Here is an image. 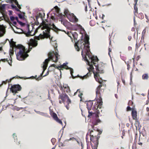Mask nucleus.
Returning <instances> with one entry per match:
<instances>
[{
    "mask_svg": "<svg viewBox=\"0 0 149 149\" xmlns=\"http://www.w3.org/2000/svg\"><path fill=\"white\" fill-rule=\"evenodd\" d=\"M89 40V37L86 36L84 41H78L75 44L74 47L78 51L79 50L80 48L82 49L81 55L83 58L87 62L88 65H93L96 64L99 60L97 56H92L90 54Z\"/></svg>",
    "mask_w": 149,
    "mask_h": 149,
    "instance_id": "obj_1",
    "label": "nucleus"
},
{
    "mask_svg": "<svg viewBox=\"0 0 149 149\" xmlns=\"http://www.w3.org/2000/svg\"><path fill=\"white\" fill-rule=\"evenodd\" d=\"M16 42H12V43H10V47L13 49L14 47L20 49L19 52L17 54V60L19 61H22L24 60L29 55L26 52L25 47L23 45L19 44L16 45Z\"/></svg>",
    "mask_w": 149,
    "mask_h": 149,
    "instance_id": "obj_2",
    "label": "nucleus"
},
{
    "mask_svg": "<svg viewBox=\"0 0 149 149\" xmlns=\"http://www.w3.org/2000/svg\"><path fill=\"white\" fill-rule=\"evenodd\" d=\"M96 98L97 99V102L94 104L92 108V110L93 112L90 111H88V117L91 118V116H95L97 118L99 117V115L100 112L97 109H100L101 108L103 102L102 99Z\"/></svg>",
    "mask_w": 149,
    "mask_h": 149,
    "instance_id": "obj_3",
    "label": "nucleus"
},
{
    "mask_svg": "<svg viewBox=\"0 0 149 149\" xmlns=\"http://www.w3.org/2000/svg\"><path fill=\"white\" fill-rule=\"evenodd\" d=\"M90 67L88 68L87 69L89 71L86 75L84 76L83 77H80L82 79H86L90 76L93 72L94 73V77H95V74L97 76V77H100V75L98 74L99 73H103L104 72L103 69L100 68L99 67V66H95V69L97 72L95 73L94 72V68L93 66H89Z\"/></svg>",
    "mask_w": 149,
    "mask_h": 149,
    "instance_id": "obj_4",
    "label": "nucleus"
},
{
    "mask_svg": "<svg viewBox=\"0 0 149 149\" xmlns=\"http://www.w3.org/2000/svg\"><path fill=\"white\" fill-rule=\"evenodd\" d=\"M58 52L57 49L56 50L55 52L54 51L49 52L48 54V58L45 60L43 63V65H47L50 61L57 62L58 59Z\"/></svg>",
    "mask_w": 149,
    "mask_h": 149,
    "instance_id": "obj_5",
    "label": "nucleus"
},
{
    "mask_svg": "<svg viewBox=\"0 0 149 149\" xmlns=\"http://www.w3.org/2000/svg\"><path fill=\"white\" fill-rule=\"evenodd\" d=\"M42 26H40V27L41 28L42 30H44V29H46V30H45V32L43 31V35L40 34L38 36H35V39L39 40L40 39H44L46 37H48L50 36L49 33L50 31V29L48 25L46 24H44Z\"/></svg>",
    "mask_w": 149,
    "mask_h": 149,
    "instance_id": "obj_6",
    "label": "nucleus"
},
{
    "mask_svg": "<svg viewBox=\"0 0 149 149\" xmlns=\"http://www.w3.org/2000/svg\"><path fill=\"white\" fill-rule=\"evenodd\" d=\"M95 78L96 81L99 82L100 84L96 89V98L102 99L101 97V93L103 92L104 91L103 89L101 88V87L104 86V84L102 83V81L101 79H100L99 78H98L97 75L95 74Z\"/></svg>",
    "mask_w": 149,
    "mask_h": 149,
    "instance_id": "obj_7",
    "label": "nucleus"
},
{
    "mask_svg": "<svg viewBox=\"0 0 149 149\" xmlns=\"http://www.w3.org/2000/svg\"><path fill=\"white\" fill-rule=\"evenodd\" d=\"M58 92L59 94L58 99L62 100L61 101L59 100V103L60 104H62V103L64 104L65 100L67 99V100L66 102L67 105L65 106V107L67 109H69V104L71 103V101L69 97L65 93H61L59 90H58Z\"/></svg>",
    "mask_w": 149,
    "mask_h": 149,
    "instance_id": "obj_8",
    "label": "nucleus"
},
{
    "mask_svg": "<svg viewBox=\"0 0 149 149\" xmlns=\"http://www.w3.org/2000/svg\"><path fill=\"white\" fill-rule=\"evenodd\" d=\"M101 133L98 132L96 136L90 137L91 141L93 142L94 144L90 142L91 146L93 149H97L98 144V140L100 138V135Z\"/></svg>",
    "mask_w": 149,
    "mask_h": 149,
    "instance_id": "obj_9",
    "label": "nucleus"
},
{
    "mask_svg": "<svg viewBox=\"0 0 149 149\" xmlns=\"http://www.w3.org/2000/svg\"><path fill=\"white\" fill-rule=\"evenodd\" d=\"M64 13L70 21L74 22H77L78 21V19L73 13L69 12L68 9H65Z\"/></svg>",
    "mask_w": 149,
    "mask_h": 149,
    "instance_id": "obj_10",
    "label": "nucleus"
},
{
    "mask_svg": "<svg viewBox=\"0 0 149 149\" xmlns=\"http://www.w3.org/2000/svg\"><path fill=\"white\" fill-rule=\"evenodd\" d=\"M21 86L19 84H15L11 86L10 90L14 95H15L22 90Z\"/></svg>",
    "mask_w": 149,
    "mask_h": 149,
    "instance_id": "obj_11",
    "label": "nucleus"
},
{
    "mask_svg": "<svg viewBox=\"0 0 149 149\" xmlns=\"http://www.w3.org/2000/svg\"><path fill=\"white\" fill-rule=\"evenodd\" d=\"M53 66L55 67L56 69H57L60 70L61 73V70H63L64 69H66V70L70 69V74L72 76H73L72 74L73 73V70L72 68H70L68 67V66H50L49 67Z\"/></svg>",
    "mask_w": 149,
    "mask_h": 149,
    "instance_id": "obj_12",
    "label": "nucleus"
},
{
    "mask_svg": "<svg viewBox=\"0 0 149 149\" xmlns=\"http://www.w3.org/2000/svg\"><path fill=\"white\" fill-rule=\"evenodd\" d=\"M47 66H42V68L43 69V71H42V73H41L40 74V75L39 76V77H38L37 78H36V77H37L36 75V76L35 77H34V78H36V80H37L39 81L41 79H42V78L43 77H45L49 73V71H47V73L45 75H44L43 76H42V75L43 74L44 71L47 68Z\"/></svg>",
    "mask_w": 149,
    "mask_h": 149,
    "instance_id": "obj_13",
    "label": "nucleus"
},
{
    "mask_svg": "<svg viewBox=\"0 0 149 149\" xmlns=\"http://www.w3.org/2000/svg\"><path fill=\"white\" fill-rule=\"evenodd\" d=\"M131 113L133 119L135 120L136 124H137L138 127H139L140 123L139 121L137 119V113L136 111L134 109H132Z\"/></svg>",
    "mask_w": 149,
    "mask_h": 149,
    "instance_id": "obj_14",
    "label": "nucleus"
},
{
    "mask_svg": "<svg viewBox=\"0 0 149 149\" xmlns=\"http://www.w3.org/2000/svg\"><path fill=\"white\" fill-rule=\"evenodd\" d=\"M98 132H97L95 130L93 131V130H91V129H89L87 133L86 136V140L87 141V139H88V136L90 135V137H93L94 136H96L97 135V134Z\"/></svg>",
    "mask_w": 149,
    "mask_h": 149,
    "instance_id": "obj_15",
    "label": "nucleus"
},
{
    "mask_svg": "<svg viewBox=\"0 0 149 149\" xmlns=\"http://www.w3.org/2000/svg\"><path fill=\"white\" fill-rule=\"evenodd\" d=\"M37 41L32 39L30 40V43L29 44V49L31 50L32 47H36L38 45Z\"/></svg>",
    "mask_w": 149,
    "mask_h": 149,
    "instance_id": "obj_16",
    "label": "nucleus"
},
{
    "mask_svg": "<svg viewBox=\"0 0 149 149\" xmlns=\"http://www.w3.org/2000/svg\"><path fill=\"white\" fill-rule=\"evenodd\" d=\"M51 116L53 117L54 120H55L56 122L60 123L62 124L61 120L59 119L58 118L57 114L53 111H51L50 113Z\"/></svg>",
    "mask_w": 149,
    "mask_h": 149,
    "instance_id": "obj_17",
    "label": "nucleus"
},
{
    "mask_svg": "<svg viewBox=\"0 0 149 149\" xmlns=\"http://www.w3.org/2000/svg\"><path fill=\"white\" fill-rule=\"evenodd\" d=\"M93 104V103L92 101H90L87 102L86 105L88 111H90L91 109Z\"/></svg>",
    "mask_w": 149,
    "mask_h": 149,
    "instance_id": "obj_18",
    "label": "nucleus"
},
{
    "mask_svg": "<svg viewBox=\"0 0 149 149\" xmlns=\"http://www.w3.org/2000/svg\"><path fill=\"white\" fill-rule=\"evenodd\" d=\"M65 92H66L67 93H68V95L70 96H72V94L71 93L70 91L69 86H68V87H67L66 88H65V89H64L63 91H62V93H65Z\"/></svg>",
    "mask_w": 149,
    "mask_h": 149,
    "instance_id": "obj_19",
    "label": "nucleus"
},
{
    "mask_svg": "<svg viewBox=\"0 0 149 149\" xmlns=\"http://www.w3.org/2000/svg\"><path fill=\"white\" fill-rule=\"evenodd\" d=\"M6 4H3L1 6L0 5V13H1L3 15H4V11L5 9Z\"/></svg>",
    "mask_w": 149,
    "mask_h": 149,
    "instance_id": "obj_20",
    "label": "nucleus"
},
{
    "mask_svg": "<svg viewBox=\"0 0 149 149\" xmlns=\"http://www.w3.org/2000/svg\"><path fill=\"white\" fill-rule=\"evenodd\" d=\"M68 85L67 84H64L63 85V86H62V85H61L59 86V87L60 89V90L62 91H63L64 89H65L67 87H68Z\"/></svg>",
    "mask_w": 149,
    "mask_h": 149,
    "instance_id": "obj_21",
    "label": "nucleus"
},
{
    "mask_svg": "<svg viewBox=\"0 0 149 149\" xmlns=\"http://www.w3.org/2000/svg\"><path fill=\"white\" fill-rule=\"evenodd\" d=\"M34 111L35 112H36V113L39 114L41 115L42 116H46L47 115V114L46 113L41 112L39 111H36V110H34Z\"/></svg>",
    "mask_w": 149,
    "mask_h": 149,
    "instance_id": "obj_22",
    "label": "nucleus"
},
{
    "mask_svg": "<svg viewBox=\"0 0 149 149\" xmlns=\"http://www.w3.org/2000/svg\"><path fill=\"white\" fill-rule=\"evenodd\" d=\"M134 14L135 15H136V14L138 13V8L136 5H134Z\"/></svg>",
    "mask_w": 149,
    "mask_h": 149,
    "instance_id": "obj_23",
    "label": "nucleus"
},
{
    "mask_svg": "<svg viewBox=\"0 0 149 149\" xmlns=\"http://www.w3.org/2000/svg\"><path fill=\"white\" fill-rule=\"evenodd\" d=\"M140 58V56H138L136 58V61H137L136 63H135L136 62H135V61L134 60V59H133V65H136L138 64L137 61H138V60H139V59Z\"/></svg>",
    "mask_w": 149,
    "mask_h": 149,
    "instance_id": "obj_24",
    "label": "nucleus"
},
{
    "mask_svg": "<svg viewBox=\"0 0 149 149\" xmlns=\"http://www.w3.org/2000/svg\"><path fill=\"white\" fill-rule=\"evenodd\" d=\"M5 33V31L4 29H2L0 31V36H3Z\"/></svg>",
    "mask_w": 149,
    "mask_h": 149,
    "instance_id": "obj_25",
    "label": "nucleus"
},
{
    "mask_svg": "<svg viewBox=\"0 0 149 149\" xmlns=\"http://www.w3.org/2000/svg\"><path fill=\"white\" fill-rule=\"evenodd\" d=\"M142 77L143 79H147L148 78V75L146 74H144L142 75Z\"/></svg>",
    "mask_w": 149,
    "mask_h": 149,
    "instance_id": "obj_26",
    "label": "nucleus"
},
{
    "mask_svg": "<svg viewBox=\"0 0 149 149\" xmlns=\"http://www.w3.org/2000/svg\"><path fill=\"white\" fill-rule=\"evenodd\" d=\"M93 116V117H94V116L95 117L96 119H97L96 122H95V123L94 124L95 125H97L98 123H99L101 122V121H100V120L98 119V118H99V117L97 118L95 116Z\"/></svg>",
    "mask_w": 149,
    "mask_h": 149,
    "instance_id": "obj_27",
    "label": "nucleus"
},
{
    "mask_svg": "<svg viewBox=\"0 0 149 149\" xmlns=\"http://www.w3.org/2000/svg\"><path fill=\"white\" fill-rule=\"evenodd\" d=\"M10 25V26H11V24H12L13 26H15L16 29H19L18 27L15 26V25L17 24V22H13V23H9Z\"/></svg>",
    "mask_w": 149,
    "mask_h": 149,
    "instance_id": "obj_28",
    "label": "nucleus"
},
{
    "mask_svg": "<svg viewBox=\"0 0 149 149\" xmlns=\"http://www.w3.org/2000/svg\"><path fill=\"white\" fill-rule=\"evenodd\" d=\"M18 22L19 24L20 25L22 26H23L25 25V24L23 23L22 22L19 21H18Z\"/></svg>",
    "mask_w": 149,
    "mask_h": 149,
    "instance_id": "obj_29",
    "label": "nucleus"
},
{
    "mask_svg": "<svg viewBox=\"0 0 149 149\" xmlns=\"http://www.w3.org/2000/svg\"><path fill=\"white\" fill-rule=\"evenodd\" d=\"M19 17L22 19H24V17L21 14H19L18 15Z\"/></svg>",
    "mask_w": 149,
    "mask_h": 149,
    "instance_id": "obj_30",
    "label": "nucleus"
},
{
    "mask_svg": "<svg viewBox=\"0 0 149 149\" xmlns=\"http://www.w3.org/2000/svg\"><path fill=\"white\" fill-rule=\"evenodd\" d=\"M61 23L62 24H63L64 26H66L67 25V22L65 21L62 20L61 21Z\"/></svg>",
    "mask_w": 149,
    "mask_h": 149,
    "instance_id": "obj_31",
    "label": "nucleus"
},
{
    "mask_svg": "<svg viewBox=\"0 0 149 149\" xmlns=\"http://www.w3.org/2000/svg\"><path fill=\"white\" fill-rule=\"evenodd\" d=\"M77 27L81 30H84V28L82 27L81 26L80 24L77 25Z\"/></svg>",
    "mask_w": 149,
    "mask_h": 149,
    "instance_id": "obj_32",
    "label": "nucleus"
},
{
    "mask_svg": "<svg viewBox=\"0 0 149 149\" xmlns=\"http://www.w3.org/2000/svg\"><path fill=\"white\" fill-rule=\"evenodd\" d=\"M11 2H14L15 3L16 5H17L18 4V2L17 1V0H13L12 1H10Z\"/></svg>",
    "mask_w": 149,
    "mask_h": 149,
    "instance_id": "obj_33",
    "label": "nucleus"
},
{
    "mask_svg": "<svg viewBox=\"0 0 149 149\" xmlns=\"http://www.w3.org/2000/svg\"><path fill=\"white\" fill-rule=\"evenodd\" d=\"M13 138L15 140L16 139L17 140V136L16 135V134H13Z\"/></svg>",
    "mask_w": 149,
    "mask_h": 149,
    "instance_id": "obj_34",
    "label": "nucleus"
},
{
    "mask_svg": "<svg viewBox=\"0 0 149 149\" xmlns=\"http://www.w3.org/2000/svg\"><path fill=\"white\" fill-rule=\"evenodd\" d=\"M51 141L53 144V143H54L56 142V139H55L53 138L51 139Z\"/></svg>",
    "mask_w": 149,
    "mask_h": 149,
    "instance_id": "obj_35",
    "label": "nucleus"
},
{
    "mask_svg": "<svg viewBox=\"0 0 149 149\" xmlns=\"http://www.w3.org/2000/svg\"><path fill=\"white\" fill-rule=\"evenodd\" d=\"M131 109H132L130 107L128 106L127 107V111H130L131 110Z\"/></svg>",
    "mask_w": 149,
    "mask_h": 149,
    "instance_id": "obj_36",
    "label": "nucleus"
},
{
    "mask_svg": "<svg viewBox=\"0 0 149 149\" xmlns=\"http://www.w3.org/2000/svg\"><path fill=\"white\" fill-rule=\"evenodd\" d=\"M82 95L83 93H80L78 95L79 97L81 99V100L82 99Z\"/></svg>",
    "mask_w": 149,
    "mask_h": 149,
    "instance_id": "obj_37",
    "label": "nucleus"
},
{
    "mask_svg": "<svg viewBox=\"0 0 149 149\" xmlns=\"http://www.w3.org/2000/svg\"><path fill=\"white\" fill-rule=\"evenodd\" d=\"M10 18L11 21H13L15 19V17L13 16H11Z\"/></svg>",
    "mask_w": 149,
    "mask_h": 149,
    "instance_id": "obj_38",
    "label": "nucleus"
},
{
    "mask_svg": "<svg viewBox=\"0 0 149 149\" xmlns=\"http://www.w3.org/2000/svg\"><path fill=\"white\" fill-rule=\"evenodd\" d=\"M146 32V29H145L143 30V31L142 32V35H145V34Z\"/></svg>",
    "mask_w": 149,
    "mask_h": 149,
    "instance_id": "obj_39",
    "label": "nucleus"
},
{
    "mask_svg": "<svg viewBox=\"0 0 149 149\" xmlns=\"http://www.w3.org/2000/svg\"><path fill=\"white\" fill-rule=\"evenodd\" d=\"M132 38V37L131 36H129L128 37V39L129 41H130Z\"/></svg>",
    "mask_w": 149,
    "mask_h": 149,
    "instance_id": "obj_40",
    "label": "nucleus"
},
{
    "mask_svg": "<svg viewBox=\"0 0 149 149\" xmlns=\"http://www.w3.org/2000/svg\"><path fill=\"white\" fill-rule=\"evenodd\" d=\"M7 81L6 80L5 81H3L2 82V84H1V85L3 84H6L7 83Z\"/></svg>",
    "mask_w": 149,
    "mask_h": 149,
    "instance_id": "obj_41",
    "label": "nucleus"
},
{
    "mask_svg": "<svg viewBox=\"0 0 149 149\" xmlns=\"http://www.w3.org/2000/svg\"><path fill=\"white\" fill-rule=\"evenodd\" d=\"M122 82L124 84V85H125V79H123V78L122 77Z\"/></svg>",
    "mask_w": 149,
    "mask_h": 149,
    "instance_id": "obj_42",
    "label": "nucleus"
},
{
    "mask_svg": "<svg viewBox=\"0 0 149 149\" xmlns=\"http://www.w3.org/2000/svg\"><path fill=\"white\" fill-rule=\"evenodd\" d=\"M65 145H64L62 143H60L59 144V146H64Z\"/></svg>",
    "mask_w": 149,
    "mask_h": 149,
    "instance_id": "obj_43",
    "label": "nucleus"
},
{
    "mask_svg": "<svg viewBox=\"0 0 149 149\" xmlns=\"http://www.w3.org/2000/svg\"><path fill=\"white\" fill-rule=\"evenodd\" d=\"M140 45L139 44L138 45L137 43H136V48H137L140 46Z\"/></svg>",
    "mask_w": 149,
    "mask_h": 149,
    "instance_id": "obj_44",
    "label": "nucleus"
},
{
    "mask_svg": "<svg viewBox=\"0 0 149 149\" xmlns=\"http://www.w3.org/2000/svg\"><path fill=\"white\" fill-rule=\"evenodd\" d=\"M90 126L91 127V128L92 129H94V126L93 125H89V128L90 127Z\"/></svg>",
    "mask_w": 149,
    "mask_h": 149,
    "instance_id": "obj_45",
    "label": "nucleus"
},
{
    "mask_svg": "<svg viewBox=\"0 0 149 149\" xmlns=\"http://www.w3.org/2000/svg\"><path fill=\"white\" fill-rule=\"evenodd\" d=\"M68 64V62H66V63H63L62 65H67Z\"/></svg>",
    "mask_w": 149,
    "mask_h": 149,
    "instance_id": "obj_46",
    "label": "nucleus"
},
{
    "mask_svg": "<svg viewBox=\"0 0 149 149\" xmlns=\"http://www.w3.org/2000/svg\"><path fill=\"white\" fill-rule=\"evenodd\" d=\"M11 6H12V8H15V9L16 8H17L16 6H14V5H11Z\"/></svg>",
    "mask_w": 149,
    "mask_h": 149,
    "instance_id": "obj_47",
    "label": "nucleus"
},
{
    "mask_svg": "<svg viewBox=\"0 0 149 149\" xmlns=\"http://www.w3.org/2000/svg\"><path fill=\"white\" fill-rule=\"evenodd\" d=\"M128 49L129 51L131 50L132 49V47H131L129 46L128 47Z\"/></svg>",
    "mask_w": 149,
    "mask_h": 149,
    "instance_id": "obj_48",
    "label": "nucleus"
},
{
    "mask_svg": "<svg viewBox=\"0 0 149 149\" xmlns=\"http://www.w3.org/2000/svg\"><path fill=\"white\" fill-rule=\"evenodd\" d=\"M12 80V79H7L6 80L7 81V82H10Z\"/></svg>",
    "mask_w": 149,
    "mask_h": 149,
    "instance_id": "obj_49",
    "label": "nucleus"
},
{
    "mask_svg": "<svg viewBox=\"0 0 149 149\" xmlns=\"http://www.w3.org/2000/svg\"><path fill=\"white\" fill-rule=\"evenodd\" d=\"M52 25L53 28H54L55 29H56V28L55 25L54 24H53Z\"/></svg>",
    "mask_w": 149,
    "mask_h": 149,
    "instance_id": "obj_50",
    "label": "nucleus"
},
{
    "mask_svg": "<svg viewBox=\"0 0 149 149\" xmlns=\"http://www.w3.org/2000/svg\"><path fill=\"white\" fill-rule=\"evenodd\" d=\"M138 0H134V2H135V3L134 4V5H136L137 4V2L138 1Z\"/></svg>",
    "mask_w": 149,
    "mask_h": 149,
    "instance_id": "obj_51",
    "label": "nucleus"
},
{
    "mask_svg": "<svg viewBox=\"0 0 149 149\" xmlns=\"http://www.w3.org/2000/svg\"><path fill=\"white\" fill-rule=\"evenodd\" d=\"M79 91V89H78L77 91V92H75L74 93V95H75L77 93V92H78Z\"/></svg>",
    "mask_w": 149,
    "mask_h": 149,
    "instance_id": "obj_52",
    "label": "nucleus"
},
{
    "mask_svg": "<svg viewBox=\"0 0 149 149\" xmlns=\"http://www.w3.org/2000/svg\"><path fill=\"white\" fill-rule=\"evenodd\" d=\"M14 51L13 50H12L11 51H10V53L12 55L13 54Z\"/></svg>",
    "mask_w": 149,
    "mask_h": 149,
    "instance_id": "obj_53",
    "label": "nucleus"
},
{
    "mask_svg": "<svg viewBox=\"0 0 149 149\" xmlns=\"http://www.w3.org/2000/svg\"><path fill=\"white\" fill-rule=\"evenodd\" d=\"M17 5V6L18 7L19 9H21V7H20V5L19 4H18Z\"/></svg>",
    "mask_w": 149,
    "mask_h": 149,
    "instance_id": "obj_54",
    "label": "nucleus"
},
{
    "mask_svg": "<svg viewBox=\"0 0 149 149\" xmlns=\"http://www.w3.org/2000/svg\"><path fill=\"white\" fill-rule=\"evenodd\" d=\"M24 108L23 107H21V108H17V110H19L20 109H23Z\"/></svg>",
    "mask_w": 149,
    "mask_h": 149,
    "instance_id": "obj_55",
    "label": "nucleus"
},
{
    "mask_svg": "<svg viewBox=\"0 0 149 149\" xmlns=\"http://www.w3.org/2000/svg\"><path fill=\"white\" fill-rule=\"evenodd\" d=\"M85 10L86 11H87V5H86L85 6Z\"/></svg>",
    "mask_w": 149,
    "mask_h": 149,
    "instance_id": "obj_56",
    "label": "nucleus"
},
{
    "mask_svg": "<svg viewBox=\"0 0 149 149\" xmlns=\"http://www.w3.org/2000/svg\"><path fill=\"white\" fill-rule=\"evenodd\" d=\"M130 125V124L129 123H127L126 124V126L127 127H129Z\"/></svg>",
    "mask_w": 149,
    "mask_h": 149,
    "instance_id": "obj_57",
    "label": "nucleus"
},
{
    "mask_svg": "<svg viewBox=\"0 0 149 149\" xmlns=\"http://www.w3.org/2000/svg\"><path fill=\"white\" fill-rule=\"evenodd\" d=\"M131 31H135V29L134 27H133L131 29Z\"/></svg>",
    "mask_w": 149,
    "mask_h": 149,
    "instance_id": "obj_58",
    "label": "nucleus"
},
{
    "mask_svg": "<svg viewBox=\"0 0 149 149\" xmlns=\"http://www.w3.org/2000/svg\"><path fill=\"white\" fill-rule=\"evenodd\" d=\"M15 19L17 20V22H18V21H19V20H18V18L17 17H16L15 18Z\"/></svg>",
    "mask_w": 149,
    "mask_h": 149,
    "instance_id": "obj_59",
    "label": "nucleus"
},
{
    "mask_svg": "<svg viewBox=\"0 0 149 149\" xmlns=\"http://www.w3.org/2000/svg\"><path fill=\"white\" fill-rule=\"evenodd\" d=\"M136 22H135V18H134V25H136Z\"/></svg>",
    "mask_w": 149,
    "mask_h": 149,
    "instance_id": "obj_60",
    "label": "nucleus"
},
{
    "mask_svg": "<svg viewBox=\"0 0 149 149\" xmlns=\"http://www.w3.org/2000/svg\"><path fill=\"white\" fill-rule=\"evenodd\" d=\"M149 102V100H147L146 101V104H148Z\"/></svg>",
    "mask_w": 149,
    "mask_h": 149,
    "instance_id": "obj_61",
    "label": "nucleus"
},
{
    "mask_svg": "<svg viewBox=\"0 0 149 149\" xmlns=\"http://www.w3.org/2000/svg\"><path fill=\"white\" fill-rule=\"evenodd\" d=\"M88 1V4L89 5L90 4V2L91 1V0H87Z\"/></svg>",
    "mask_w": 149,
    "mask_h": 149,
    "instance_id": "obj_62",
    "label": "nucleus"
},
{
    "mask_svg": "<svg viewBox=\"0 0 149 149\" xmlns=\"http://www.w3.org/2000/svg\"><path fill=\"white\" fill-rule=\"evenodd\" d=\"M146 110L147 111H149V107H147L146 108Z\"/></svg>",
    "mask_w": 149,
    "mask_h": 149,
    "instance_id": "obj_63",
    "label": "nucleus"
},
{
    "mask_svg": "<svg viewBox=\"0 0 149 149\" xmlns=\"http://www.w3.org/2000/svg\"><path fill=\"white\" fill-rule=\"evenodd\" d=\"M3 50L2 47H0V52Z\"/></svg>",
    "mask_w": 149,
    "mask_h": 149,
    "instance_id": "obj_64",
    "label": "nucleus"
}]
</instances>
